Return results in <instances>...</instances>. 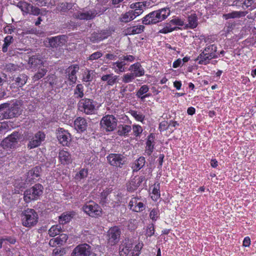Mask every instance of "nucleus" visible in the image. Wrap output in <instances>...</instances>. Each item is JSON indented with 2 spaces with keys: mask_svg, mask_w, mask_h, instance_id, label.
<instances>
[{
  "mask_svg": "<svg viewBox=\"0 0 256 256\" xmlns=\"http://www.w3.org/2000/svg\"><path fill=\"white\" fill-rule=\"evenodd\" d=\"M20 100H15L0 104V120L17 118L22 114Z\"/></svg>",
  "mask_w": 256,
  "mask_h": 256,
  "instance_id": "f257e3e1",
  "label": "nucleus"
},
{
  "mask_svg": "<svg viewBox=\"0 0 256 256\" xmlns=\"http://www.w3.org/2000/svg\"><path fill=\"white\" fill-rule=\"evenodd\" d=\"M170 14L168 8H164L152 12L142 18V24L144 25L156 24L165 20Z\"/></svg>",
  "mask_w": 256,
  "mask_h": 256,
  "instance_id": "f03ea898",
  "label": "nucleus"
},
{
  "mask_svg": "<svg viewBox=\"0 0 256 256\" xmlns=\"http://www.w3.org/2000/svg\"><path fill=\"white\" fill-rule=\"evenodd\" d=\"M21 221L23 226L30 228L38 222V216L36 210L32 208H26L22 211Z\"/></svg>",
  "mask_w": 256,
  "mask_h": 256,
  "instance_id": "7ed1b4c3",
  "label": "nucleus"
},
{
  "mask_svg": "<svg viewBox=\"0 0 256 256\" xmlns=\"http://www.w3.org/2000/svg\"><path fill=\"white\" fill-rule=\"evenodd\" d=\"M216 52L217 47L216 44L207 46L197 58V60H199L198 64L206 65L209 63L210 60L218 58V54Z\"/></svg>",
  "mask_w": 256,
  "mask_h": 256,
  "instance_id": "20e7f679",
  "label": "nucleus"
},
{
  "mask_svg": "<svg viewBox=\"0 0 256 256\" xmlns=\"http://www.w3.org/2000/svg\"><path fill=\"white\" fill-rule=\"evenodd\" d=\"M44 186L40 184H36L30 188L26 190L24 194V199L28 203L40 199L44 192Z\"/></svg>",
  "mask_w": 256,
  "mask_h": 256,
  "instance_id": "39448f33",
  "label": "nucleus"
},
{
  "mask_svg": "<svg viewBox=\"0 0 256 256\" xmlns=\"http://www.w3.org/2000/svg\"><path fill=\"white\" fill-rule=\"evenodd\" d=\"M21 138L20 134L14 131L2 141L0 146L6 150L15 149L18 146V142Z\"/></svg>",
  "mask_w": 256,
  "mask_h": 256,
  "instance_id": "423d86ee",
  "label": "nucleus"
},
{
  "mask_svg": "<svg viewBox=\"0 0 256 256\" xmlns=\"http://www.w3.org/2000/svg\"><path fill=\"white\" fill-rule=\"evenodd\" d=\"M108 162L114 167L123 168L128 163V158L121 154L111 153L106 156Z\"/></svg>",
  "mask_w": 256,
  "mask_h": 256,
  "instance_id": "0eeeda50",
  "label": "nucleus"
},
{
  "mask_svg": "<svg viewBox=\"0 0 256 256\" xmlns=\"http://www.w3.org/2000/svg\"><path fill=\"white\" fill-rule=\"evenodd\" d=\"M68 36L66 35H59L46 38L44 44L46 48H57L64 46L67 42Z\"/></svg>",
  "mask_w": 256,
  "mask_h": 256,
  "instance_id": "6e6552de",
  "label": "nucleus"
},
{
  "mask_svg": "<svg viewBox=\"0 0 256 256\" xmlns=\"http://www.w3.org/2000/svg\"><path fill=\"white\" fill-rule=\"evenodd\" d=\"M82 210L89 216L98 218L102 215V208L98 204L94 202H89L82 206Z\"/></svg>",
  "mask_w": 256,
  "mask_h": 256,
  "instance_id": "1a4fd4ad",
  "label": "nucleus"
},
{
  "mask_svg": "<svg viewBox=\"0 0 256 256\" xmlns=\"http://www.w3.org/2000/svg\"><path fill=\"white\" fill-rule=\"evenodd\" d=\"M78 110L86 114H92L95 110V105L92 100L90 98H82L78 104Z\"/></svg>",
  "mask_w": 256,
  "mask_h": 256,
  "instance_id": "9d476101",
  "label": "nucleus"
},
{
  "mask_svg": "<svg viewBox=\"0 0 256 256\" xmlns=\"http://www.w3.org/2000/svg\"><path fill=\"white\" fill-rule=\"evenodd\" d=\"M117 122V119L113 115L108 114L102 118L100 125L106 132H112L116 128Z\"/></svg>",
  "mask_w": 256,
  "mask_h": 256,
  "instance_id": "9b49d317",
  "label": "nucleus"
},
{
  "mask_svg": "<svg viewBox=\"0 0 256 256\" xmlns=\"http://www.w3.org/2000/svg\"><path fill=\"white\" fill-rule=\"evenodd\" d=\"M120 235L121 230L118 226L110 228L106 234L108 244L111 246L116 244L120 240Z\"/></svg>",
  "mask_w": 256,
  "mask_h": 256,
  "instance_id": "f8f14e48",
  "label": "nucleus"
},
{
  "mask_svg": "<svg viewBox=\"0 0 256 256\" xmlns=\"http://www.w3.org/2000/svg\"><path fill=\"white\" fill-rule=\"evenodd\" d=\"M111 34L112 32L109 29L98 30L92 33L88 38L92 43H98L108 38Z\"/></svg>",
  "mask_w": 256,
  "mask_h": 256,
  "instance_id": "ddd939ff",
  "label": "nucleus"
},
{
  "mask_svg": "<svg viewBox=\"0 0 256 256\" xmlns=\"http://www.w3.org/2000/svg\"><path fill=\"white\" fill-rule=\"evenodd\" d=\"M29 136L27 138L29 142L27 145L28 148L30 150L32 149L40 146L42 142H44L46 138V134L42 131H38L34 134V136Z\"/></svg>",
  "mask_w": 256,
  "mask_h": 256,
  "instance_id": "4468645a",
  "label": "nucleus"
},
{
  "mask_svg": "<svg viewBox=\"0 0 256 256\" xmlns=\"http://www.w3.org/2000/svg\"><path fill=\"white\" fill-rule=\"evenodd\" d=\"M92 253V246L84 243L76 246L73 250L70 256H90Z\"/></svg>",
  "mask_w": 256,
  "mask_h": 256,
  "instance_id": "2eb2a0df",
  "label": "nucleus"
},
{
  "mask_svg": "<svg viewBox=\"0 0 256 256\" xmlns=\"http://www.w3.org/2000/svg\"><path fill=\"white\" fill-rule=\"evenodd\" d=\"M56 138L63 146H68L71 142L70 134L62 128H58L56 131Z\"/></svg>",
  "mask_w": 256,
  "mask_h": 256,
  "instance_id": "dca6fc26",
  "label": "nucleus"
},
{
  "mask_svg": "<svg viewBox=\"0 0 256 256\" xmlns=\"http://www.w3.org/2000/svg\"><path fill=\"white\" fill-rule=\"evenodd\" d=\"M98 14V12L95 9L93 8L86 10L83 8L82 11H78L74 13V16L80 20H88L94 19Z\"/></svg>",
  "mask_w": 256,
  "mask_h": 256,
  "instance_id": "f3484780",
  "label": "nucleus"
},
{
  "mask_svg": "<svg viewBox=\"0 0 256 256\" xmlns=\"http://www.w3.org/2000/svg\"><path fill=\"white\" fill-rule=\"evenodd\" d=\"M42 171L40 166H36L34 167L27 172L26 182L28 183L35 182L40 176Z\"/></svg>",
  "mask_w": 256,
  "mask_h": 256,
  "instance_id": "a211bd4d",
  "label": "nucleus"
},
{
  "mask_svg": "<svg viewBox=\"0 0 256 256\" xmlns=\"http://www.w3.org/2000/svg\"><path fill=\"white\" fill-rule=\"evenodd\" d=\"M146 180L144 176H135L132 178L126 183V189L129 192H134L141 184L142 182Z\"/></svg>",
  "mask_w": 256,
  "mask_h": 256,
  "instance_id": "6ab92c4d",
  "label": "nucleus"
},
{
  "mask_svg": "<svg viewBox=\"0 0 256 256\" xmlns=\"http://www.w3.org/2000/svg\"><path fill=\"white\" fill-rule=\"evenodd\" d=\"M79 66L77 64L69 66L66 70V76L72 84H75L77 80L76 73L79 70Z\"/></svg>",
  "mask_w": 256,
  "mask_h": 256,
  "instance_id": "aec40b11",
  "label": "nucleus"
},
{
  "mask_svg": "<svg viewBox=\"0 0 256 256\" xmlns=\"http://www.w3.org/2000/svg\"><path fill=\"white\" fill-rule=\"evenodd\" d=\"M130 209L134 212H140L145 209V205L138 198H132L128 204Z\"/></svg>",
  "mask_w": 256,
  "mask_h": 256,
  "instance_id": "412c9836",
  "label": "nucleus"
},
{
  "mask_svg": "<svg viewBox=\"0 0 256 256\" xmlns=\"http://www.w3.org/2000/svg\"><path fill=\"white\" fill-rule=\"evenodd\" d=\"M132 248V244L128 240H124L119 246L120 256H127Z\"/></svg>",
  "mask_w": 256,
  "mask_h": 256,
  "instance_id": "4be33fe9",
  "label": "nucleus"
},
{
  "mask_svg": "<svg viewBox=\"0 0 256 256\" xmlns=\"http://www.w3.org/2000/svg\"><path fill=\"white\" fill-rule=\"evenodd\" d=\"M74 126L78 132H83L86 130L88 123L84 118L78 117L74 120Z\"/></svg>",
  "mask_w": 256,
  "mask_h": 256,
  "instance_id": "5701e85b",
  "label": "nucleus"
},
{
  "mask_svg": "<svg viewBox=\"0 0 256 256\" xmlns=\"http://www.w3.org/2000/svg\"><path fill=\"white\" fill-rule=\"evenodd\" d=\"M144 29L145 26L144 25L134 26L128 27L124 30V32L126 36L134 35L142 33Z\"/></svg>",
  "mask_w": 256,
  "mask_h": 256,
  "instance_id": "b1692460",
  "label": "nucleus"
},
{
  "mask_svg": "<svg viewBox=\"0 0 256 256\" xmlns=\"http://www.w3.org/2000/svg\"><path fill=\"white\" fill-rule=\"evenodd\" d=\"M58 159L60 164L63 165L68 164L72 162V158L70 154L64 150L60 151Z\"/></svg>",
  "mask_w": 256,
  "mask_h": 256,
  "instance_id": "393cba45",
  "label": "nucleus"
},
{
  "mask_svg": "<svg viewBox=\"0 0 256 256\" xmlns=\"http://www.w3.org/2000/svg\"><path fill=\"white\" fill-rule=\"evenodd\" d=\"M154 134L151 133L148 137L147 141L146 142V146L145 152L148 156H150L154 150Z\"/></svg>",
  "mask_w": 256,
  "mask_h": 256,
  "instance_id": "a878e982",
  "label": "nucleus"
},
{
  "mask_svg": "<svg viewBox=\"0 0 256 256\" xmlns=\"http://www.w3.org/2000/svg\"><path fill=\"white\" fill-rule=\"evenodd\" d=\"M28 64L30 65L31 68H40L44 62L42 56L36 54L29 58Z\"/></svg>",
  "mask_w": 256,
  "mask_h": 256,
  "instance_id": "bb28decb",
  "label": "nucleus"
},
{
  "mask_svg": "<svg viewBox=\"0 0 256 256\" xmlns=\"http://www.w3.org/2000/svg\"><path fill=\"white\" fill-rule=\"evenodd\" d=\"M76 215L74 211L67 212L62 213L58 216V222L60 224H64L71 220Z\"/></svg>",
  "mask_w": 256,
  "mask_h": 256,
  "instance_id": "cd10ccee",
  "label": "nucleus"
},
{
  "mask_svg": "<svg viewBox=\"0 0 256 256\" xmlns=\"http://www.w3.org/2000/svg\"><path fill=\"white\" fill-rule=\"evenodd\" d=\"M128 70L133 71V74L136 77L141 76L144 74V70L140 62H136L131 65Z\"/></svg>",
  "mask_w": 256,
  "mask_h": 256,
  "instance_id": "c85d7f7f",
  "label": "nucleus"
},
{
  "mask_svg": "<svg viewBox=\"0 0 256 256\" xmlns=\"http://www.w3.org/2000/svg\"><path fill=\"white\" fill-rule=\"evenodd\" d=\"M118 76L114 75L113 74H107L103 75L101 77V80L106 82L107 85L113 86L118 82Z\"/></svg>",
  "mask_w": 256,
  "mask_h": 256,
  "instance_id": "c756f323",
  "label": "nucleus"
},
{
  "mask_svg": "<svg viewBox=\"0 0 256 256\" xmlns=\"http://www.w3.org/2000/svg\"><path fill=\"white\" fill-rule=\"evenodd\" d=\"M14 84L18 88H22L27 82L28 76L24 74H21L14 79Z\"/></svg>",
  "mask_w": 256,
  "mask_h": 256,
  "instance_id": "7c9ffc66",
  "label": "nucleus"
},
{
  "mask_svg": "<svg viewBox=\"0 0 256 256\" xmlns=\"http://www.w3.org/2000/svg\"><path fill=\"white\" fill-rule=\"evenodd\" d=\"M110 64V68L116 74H120L126 72V68L123 66V64L119 60L116 62H111Z\"/></svg>",
  "mask_w": 256,
  "mask_h": 256,
  "instance_id": "2f4dec72",
  "label": "nucleus"
},
{
  "mask_svg": "<svg viewBox=\"0 0 256 256\" xmlns=\"http://www.w3.org/2000/svg\"><path fill=\"white\" fill-rule=\"evenodd\" d=\"M31 6V4L24 0H20L16 4V6L20 8L22 12L26 14L30 13Z\"/></svg>",
  "mask_w": 256,
  "mask_h": 256,
  "instance_id": "473e14b6",
  "label": "nucleus"
},
{
  "mask_svg": "<svg viewBox=\"0 0 256 256\" xmlns=\"http://www.w3.org/2000/svg\"><path fill=\"white\" fill-rule=\"evenodd\" d=\"M148 90L149 87L146 84L142 85L137 91L136 95L138 98H140L142 102H144V95L148 92Z\"/></svg>",
  "mask_w": 256,
  "mask_h": 256,
  "instance_id": "72a5a7b5",
  "label": "nucleus"
},
{
  "mask_svg": "<svg viewBox=\"0 0 256 256\" xmlns=\"http://www.w3.org/2000/svg\"><path fill=\"white\" fill-rule=\"evenodd\" d=\"M132 128L130 125L120 124L118 126V134L119 136H126L131 131Z\"/></svg>",
  "mask_w": 256,
  "mask_h": 256,
  "instance_id": "f704fd0d",
  "label": "nucleus"
},
{
  "mask_svg": "<svg viewBox=\"0 0 256 256\" xmlns=\"http://www.w3.org/2000/svg\"><path fill=\"white\" fill-rule=\"evenodd\" d=\"M60 224L52 226L48 230V234L50 237H54L62 232Z\"/></svg>",
  "mask_w": 256,
  "mask_h": 256,
  "instance_id": "c9c22d12",
  "label": "nucleus"
},
{
  "mask_svg": "<svg viewBox=\"0 0 256 256\" xmlns=\"http://www.w3.org/2000/svg\"><path fill=\"white\" fill-rule=\"evenodd\" d=\"M14 39L12 36H8L4 38V44L2 47L3 52H6L8 50V47L14 42Z\"/></svg>",
  "mask_w": 256,
  "mask_h": 256,
  "instance_id": "e433bc0d",
  "label": "nucleus"
},
{
  "mask_svg": "<svg viewBox=\"0 0 256 256\" xmlns=\"http://www.w3.org/2000/svg\"><path fill=\"white\" fill-rule=\"evenodd\" d=\"M188 24L186 25V27L190 28H194L198 26V18L195 15H190L188 17Z\"/></svg>",
  "mask_w": 256,
  "mask_h": 256,
  "instance_id": "4c0bfd02",
  "label": "nucleus"
},
{
  "mask_svg": "<svg viewBox=\"0 0 256 256\" xmlns=\"http://www.w3.org/2000/svg\"><path fill=\"white\" fill-rule=\"evenodd\" d=\"M246 16V12H232L230 13L226 14H224V16L226 19L234 18H240L242 16Z\"/></svg>",
  "mask_w": 256,
  "mask_h": 256,
  "instance_id": "58836bf2",
  "label": "nucleus"
},
{
  "mask_svg": "<svg viewBox=\"0 0 256 256\" xmlns=\"http://www.w3.org/2000/svg\"><path fill=\"white\" fill-rule=\"evenodd\" d=\"M74 94L76 98H82L84 96V86L82 84H78L74 90Z\"/></svg>",
  "mask_w": 256,
  "mask_h": 256,
  "instance_id": "ea45409f",
  "label": "nucleus"
},
{
  "mask_svg": "<svg viewBox=\"0 0 256 256\" xmlns=\"http://www.w3.org/2000/svg\"><path fill=\"white\" fill-rule=\"evenodd\" d=\"M47 72L48 70L46 68H42L38 69V72L33 76L32 80L34 82L44 77Z\"/></svg>",
  "mask_w": 256,
  "mask_h": 256,
  "instance_id": "a19ab883",
  "label": "nucleus"
},
{
  "mask_svg": "<svg viewBox=\"0 0 256 256\" xmlns=\"http://www.w3.org/2000/svg\"><path fill=\"white\" fill-rule=\"evenodd\" d=\"M146 160L144 156L140 157L134 162V171H138L142 168L145 164Z\"/></svg>",
  "mask_w": 256,
  "mask_h": 256,
  "instance_id": "79ce46f5",
  "label": "nucleus"
},
{
  "mask_svg": "<svg viewBox=\"0 0 256 256\" xmlns=\"http://www.w3.org/2000/svg\"><path fill=\"white\" fill-rule=\"evenodd\" d=\"M171 24H172L170 23V22L168 23H166V26L164 27L162 30H160L158 33L166 34L168 32H172L174 30L180 29L179 27L177 26H175L174 28L172 27Z\"/></svg>",
  "mask_w": 256,
  "mask_h": 256,
  "instance_id": "37998d69",
  "label": "nucleus"
},
{
  "mask_svg": "<svg viewBox=\"0 0 256 256\" xmlns=\"http://www.w3.org/2000/svg\"><path fill=\"white\" fill-rule=\"evenodd\" d=\"M92 71L86 69L82 73V80L84 82H90L92 80L93 76H92Z\"/></svg>",
  "mask_w": 256,
  "mask_h": 256,
  "instance_id": "c03bdc74",
  "label": "nucleus"
},
{
  "mask_svg": "<svg viewBox=\"0 0 256 256\" xmlns=\"http://www.w3.org/2000/svg\"><path fill=\"white\" fill-rule=\"evenodd\" d=\"M130 113L136 120L143 122L145 118V116L142 113L140 112H138L136 110H131Z\"/></svg>",
  "mask_w": 256,
  "mask_h": 256,
  "instance_id": "a18cd8bd",
  "label": "nucleus"
},
{
  "mask_svg": "<svg viewBox=\"0 0 256 256\" xmlns=\"http://www.w3.org/2000/svg\"><path fill=\"white\" fill-rule=\"evenodd\" d=\"M136 76L133 73H127L122 76V82L124 83H129L132 82Z\"/></svg>",
  "mask_w": 256,
  "mask_h": 256,
  "instance_id": "49530a36",
  "label": "nucleus"
},
{
  "mask_svg": "<svg viewBox=\"0 0 256 256\" xmlns=\"http://www.w3.org/2000/svg\"><path fill=\"white\" fill-rule=\"evenodd\" d=\"M88 174L87 169L82 168L78 172L75 176V178L77 180H80L86 178Z\"/></svg>",
  "mask_w": 256,
  "mask_h": 256,
  "instance_id": "de8ad7c7",
  "label": "nucleus"
},
{
  "mask_svg": "<svg viewBox=\"0 0 256 256\" xmlns=\"http://www.w3.org/2000/svg\"><path fill=\"white\" fill-rule=\"evenodd\" d=\"M160 217V212L158 208H153L150 214V218L154 221L156 222Z\"/></svg>",
  "mask_w": 256,
  "mask_h": 256,
  "instance_id": "09e8293b",
  "label": "nucleus"
},
{
  "mask_svg": "<svg viewBox=\"0 0 256 256\" xmlns=\"http://www.w3.org/2000/svg\"><path fill=\"white\" fill-rule=\"evenodd\" d=\"M236 24L234 22H230L229 21L226 23V26L224 28V30L226 36H227V34L232 31V30L234 28Z\"/></svg>",
  "mask_w": 256,
  "mask_h": 256,
  "instance_id": "8fccbe9b",
  "label": "nucleus"
},
{
  "mask_svg": "<svg viewBox=\"0 0 256 256\" xmlns=\"http://www.w3.org/2000/svg\"><path fill=\"white\" fill-rule=\"evenodd\" d=\"M147 4L146 1L133 3L130 4V8L134 10L136 8H145L148 6Z\"/></svg>",
  "mask_w": 256,
  "mask_h": 256,
  "instance_id": "3c124183",
  "label": "nucleus"
},
{
  "mask_svg": "<svg viewBox=\"0 0 256 256\" xmlns=\"http://www.w3.org/2000/svg\"><path fill=\"white\" fill-rule=\"evenodd\" d=\"M2 238L6 244L9 243L12 244H14L16 241V239L14 236H4L2 237Z\"/></svg>",
  "mask_w": 256,
  "mask_h": 256,
  "instance_id": "603ef678",
  "label": "nucleus"
},
{
  "mask_svg": "<svg viewBox=\"0 0 256 256\" xmlns=\"http://www.w3.org/2000/svg\"><path fill=\"white\" fill-rule=\"evenodd\" d=\"M132 129L134 135L136 137L140 136L143 130L142 126L140 125H133Z\"/></svg>",
  "mask_w": 256,
  "mask_h": 256,
  "instance_id": "864d4df0",
  "label": "nucleus"
},
{
  "mask_svg": "<svg viewBox=\"0 0 256 256\" xmlns=\"http://www.w3.org/2000/svg\"><path fill=\"white\" fill-rule=\"evenodd\" d=\"M18 68V65L12 63L6 64L5 66L6 70L8 72L16 71Z\"/></svg>",
  "mask_w": 256,
  "mask_h": 256,
  "instance_id": "5fc2aeb1",
  "label": "nucleus"
},
{
  "mask_svg": "<svg viewBox=\"0 0 256 256\" xmlns=\"http://www.w3.org/2000/svg\"><path fill=\"white\" fill-rule=\"evenodd\" d=\"M154 234V224H149L147 226V228L146 230V236H147L151 237L152 236H153Z\"/></svg>",
  "mask_w": 256,
  "mask_h": 256,
  "instance_id": "6e6d98bb",
  "label": "nucleus"
},
{
  "mask_svg": "<svg viewBox=\"0 0 256 256\" xmlns=\"http://www.w3.org/2000/svg\"><path fill=\"white\" fill-rule=\"evenodd\" d=\"M170 23L178 26H183L184 25V22L178 17H176L172 18L170 20Z\"/></svg>",
  "mask_w": 256,
  "mask_h": 256,
  "instance_id": "4d7b16f0",
  "label": "nucleus"
},
{
  "mask_svg": "<svg viewBox=\"0 0 256 256\" xmlns=\"http://www.w3.org/2000/svg\"><path fill=\"white\" fill-rule=\"evenodd\" d=\"M131 20L130 12H128L122 14L120 18V21L122 22L127 23Z\"/></svg>",
  "mask_w": 256,
  "mask_h": 256,
  "instance_id": "13d9d810",
  "label": "nucleus"
},
{
  "mask_svg": "<svg viewBox=\"0 0 256 256\" xmlns=\"http://www.w3.org/2000/svg\"><path fill=\"white\" fill-rule=\"evenodd\" d=\"M102 54L101 52L98 51L92 54H90L88 57V60H96L102 57Z\"/></svg>",
  "mask_w": 256,
  "mask_h": 256,
  "instance_id": "bf43d9fd",
  "label": "nucleus"
},
{
  "mask_svg": "<svg viewBox=\"0 0 256 256\" xmlns=\"http://www.w3.org/2000/svg\"><path fill=\"white\" fill-rule=\"evenodd\" d=\"M120 50H117L115 51V54H106L105 55V58L109 60H116L118 58L117 55L118 54Z\"/></svg>",
  "mask_w": 256,
  "mask_h": 256,
  "instance_id": "052dcab7",
  "label": "nucleus"
},
{
  "mask_svg": "<svg viewBox=\"0 0 256 256\" xmlns=\"http://www.w3.org/2000/svg\"><path fill=\"white\" fill-rule=\"evenodd\" d=\"M29 14L34 16H38L40 14V9L32 5Z\"/></svg>",
  "mask_w": 256,
  "mask_h": 256,
  "instance_id": "680f3d73",
  "label": "nucleus"
},
{
  "mask_svg": "<svg viewBox=\"0 0 256 256\" xmlns=\"http://www.w3.org/2000/svg\"><path fill=\"white\" fill-rule=\"evenodd\" d=\"M118 58H122L127 62H132L135 60V57L132 55L122 56H119Z\"/></svg>",
  "mask_w": 256,
  "mask_h": 256,
  "instance_id": "e2e57ef3",
  "label": "nucleus"
},
{
  "mask_svg": "<svg viewBox=\"0 0 256 256\" xmlns=\"http://www.w3.org/2000/svg\"><path fill=\"white\" fill-rule=\"evenodd\" d=\"M8 127L6 124H0V137H2L3 135L5 134L8 132Z\"/></svg>",
  "mask_w": 256,
  "mask_h": 256,
  "instance_id": "0e129e2a",
  "label": "nucleus"
},
{
  "mask_svg": "<svg viewBox=\"0 0 256 256\" xmlns=\"http://www.w3.org/2000/svg\"><path fill=\"white\" fill-rule=\"evenodd\" d=\"M7 76L3 72H0V86L4 84L6 82Z\"/></svg>",
  "mask_w": 256,
  "mask_h": 256,
  "instance_id": "69168bd1",
  "label": "nucleus"
},
{
  "mask_svg": "<svg viewBox=\"0 0 256 256\" xmlns=\"http://www.w3.org/2000/svg\"><path fill=\"white\" fill-rule=\"evenodd\" d=\"M152 193L156 196V199L158 198L160 196V192L159 189V184L157 186H154L152 190Z\"/></svg>",
  "mask_w": 256,
  "mask_h": 256,
  "instance_id": "338daca9",
  "label": "nucleus"
},
{
  "mask_svg": "<svg viewBox=\"0 0 256 256\" xmlns=\"http://www.w3.org/2000/svg\"><path fill=\"white\" fill-rule=\"evenodd\" d=\"M109 194V192L108 190H105L102 192L101 193L100 197H101V201L102 202H106V200Z\"/></svg>",
  "mask_w": 256,
  "mask_h": 256,
  "instance_id": "774afa93",
  "label": "nucleus"
}]
</instances>
